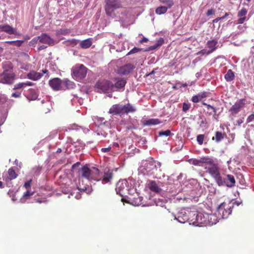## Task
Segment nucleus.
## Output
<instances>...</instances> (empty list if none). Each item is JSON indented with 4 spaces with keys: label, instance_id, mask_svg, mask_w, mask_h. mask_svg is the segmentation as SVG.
<instances>
[{
    "label": "nucleus",
    "instance_id": "obj_1",
    "mask_svg": "<svg viewBox=\"0 0 254 254\" xmlns=\"http://www.w3.org/2000/svg\"><path fill=\"white\" fill-rule=\"evenodd\" d=\"M2 68L4 71L0 74V83L6 84H12L15 78V74L11 70L12 66L11 63L7 62L3 63Z\"/></svg>",
    "mask_w": 254,
    "mask_h": 254
},
{
    "label": "nucleus",
    "instance_id": "obj_2",
    "mask_svg": "<svg viewBox=\"0 0 254 254\" xmlns=\"http://www.w3.org/2000/svg\"><path fill=\"white\" fill-rule=\"evenodd\" d=\"M207 172L214 180L215 182L219 187H222L224 183L225 174H221L218 165H214L212 167L205 168Z\"/></svg>",
    "mask_w": 254,
    "mask_h": 254
},
{
    "label": "nucleus",
    "instance_id": "obj_3",
    "mask_svg": "<svg viewBox=\"0 0 254 254\" xmlns=\"http://www.w3.org/2000/svg\"><path fill=\"white\" fill-rule=\"evenodd\" d=\"M98 173V169L93 167L91 169L86 166H84L78 171V176L89 181H95L96 175Z\"/></svg>",
    "mask_w": 254,
    "mask_h": 254
},
{
    "label": "nucleus",
    "instance_id": "obj_4",
    "mask_svg": "<svg viewBox=\"0 0 254 254\" xmlns=\"http://www.w3.org/2000/svg\"><path fill=\"white\" fill-rule=\"evenodd\" d=\"M96 181H100L103 184H111L114 177L113 170L106 168L103 172H100L98 169V173L96 175Z\"/></svg>",
    "mask_w": 254,
    "mask_h": 254
},
{
    "label": "nucleus",
    "instance_id": "obj_5",
    "mask_svg": "<svg viewBox=\"0 0 254 254\" xmlns=\"http://www.w3.org/2000/svg\"><path fill=\"white\" fill-rule=\"evenodd\" d=\"M105 10L106 14L113 17L114 11L122 7L120 0H105Z\"/></svg>",
    "mask_w": 254,
    "mask_h": 254
},
{
    "label": "nucleus",
    "instance_id": "obj_6",
    "mask_svg": "<svg viewBox=\"0 0 254 254\" xmlns=\"http://www.w3.org/2000/svg\"><path fill=\"white\" fill-rule=\"evenodd\" d=\"M87 69L83 64H76L72 68V75L77 81L83 79L86 75Z\"/></svg>",
    "mask_w": 254,
    "mask_h": 254
},
{
    "label": "nucleus",
    "instance_id": "obj_7",
    "mask_svg": "<svg viewBox=\"0 0 254 254\" xmlns=\"http://www.w3.org/2000/svg\"><path fill=\"white\" fill-rule=\"evenodd\" d=\"M234 207V204L229 202L221 203L217 207V211L222 218H227L232 213V209Z\"/></svg>",
    "mask_w": 254,
    "mask_h": 254
},
{
    "label": "nucleus",
    "instance_id": "obj_8",
    "mask_svg": "<svg viewBox=\"0 0 254 254\" xmlns=\"http://www.w3.org/2000/svg\"><path fill=\"white\" fill-rule=\"evenodd\" d=\"M161 166L159 162L156 163V161L151 158L150 160L148 161L145 164L144 173L148 176H152L155 174L158 168Z\"/></svg>",
    "mask_w": 254,
    "mask_h": 254
},
{
    "label": "nucleus",
    "instance_id": "obj_9",
    "mask_svg": "<svg viewBox=\"0 0 254 254\" xmlns=\"http://www.w3.org/2000/svg\"><path fill=\"white\" fill-rule=\"evenodd\" d=\"M128 183L126 180L119 181L116 188V191L117 194L123 196L128 191Z\"/></svg>",
    "mask_w": 254,
    "mask_h": 254
},
{
    "label": "nucleus",
    "instance_id": "obj_10",
    "mask_svg": "<svg viewBox=\"0 0 254 254\" xmlns=\"http://www.w3.org/2000/svg\"><path fill=\"white\" fill-rule=\"evenodd\" d=\"M246 104V99H241L238 100L229 109L231 115L233 116L237 115Z\"/></svg>",
    "mask_w": 254,
    "mask_h": 254
},
{
    "label": "nucleus",
    "instance_id": "obj_11",
    "mask_svg": "<svg viewBox=\"0 0 254 254\" xmlns=\"http://www.w3.org/2000/svg\"><path fill=\"white\" fill-rule=\"evenodd\" d=\"M96 86L104 92L113 91V83L110 81L103 80L97 82Z\"/></svg>",
    "mask_w": 254,
    "mask_h": 254
},
{
    "label": "nucleus",
    "instance_id": "obj_12",
    "mask_svg": "<svg viewBox=\"0 0 254 254\" xmlns=\"http://www.w3.org/2000/svg\"><path fill=\"white\" fill-rule=\"evenodd\" d=\"M135 68V66L133 64L128 63L118 67L117 72L120 75H127L129 74Z\"/></svg>",
    "mask_w": 254,
    "mask_h": 254
},
{
    "label": "nucleus",
    "instance_id": "obj_13",
    "mask_svg": "<svg viewBox=\"0 0 254 254\" xmlns=\"http://www.w3.org/2000/svg\"><path fill=\"white\" fill-rule=\"evenodd\" d=\"M160 184L162 183L160 182H157L154 180H148L147 187L150 191L155 193H159L162 191Z\"/></svg>",
    "mask_w": 254,
    "mask_h": 254
},
{
    "label": "nucleus",
    "instance_id": "obj_14",
    "mask_svg": "<svg viewBox=\"0 0 254 254\" xmlns=\"http://www.w3.org/2000/svg\"><path fill=\"white\" fill-rule=\"evenodd\" d=\"M224 181L222 187L233 188L235 186L236 181L234 176L232 175L225 174Z\"/></svg>",
    "mask_w": 254,
    "mask_h": 254
},
{
    "label": "nucleus",
    "instance_id": "obj_15",
    "mask_svg": "<svg viewBox=\"0 0 254 254\" xmlns=\"http://www.w3.org/2000/svg\"><path fill=\"white\" fill-rule=\"evenodd\" d=\"M62 80L59 78H54L49 81L50 86L55 91L62 90Z\"/></svg>",
    "mask_w": 254,
    "mask_h": 254
},
{
    "label": "nucleus",
    "instance_id": "obj_16",
    "mask_svg": "<svg viewBox=\"0 0 254 254\" xmlns=\"http://www.w3.org/2000/svg\"><path fill=\"white\" fill-rule=\"evenodd\" d=\"M18 176L17 173L13 167L10 168L7 171L6 176L3 179L6 183H8L11 180L16 179Z\"/></svg>",
    "mask_w": 254,
    "mask_h": 254
},
{
    "label": "nucleus",
    "instance_id": "obj_17",
    "mask_svg": "<svg viewBox=\"0 0 254 254\" xmlns=\"http://www.w3.org/2000/svg\"><path fill=\"white\" fill-rule=\"evenodd\" d=\"M116 80V82L113 83V91L124 88L127 83L126 80L123 78H119Z\"/></svg>",
    "mask_w": 254,
    "mask_h": 254
},
{
    "label": "nucleus",
    "instance_id": "obj_18",
    "mask_svg": "<svg viewBox=\"0 0 254 254\" xmlns=\"http://www.w3.org/2000/svg\"><path fill=\"white\" fill-rule=\"evenodd\" d=\"M40 42L50 46L55 44L54 40L46 33H43L40 36Z\"/></svg>",
    "mask_w": 254,
    "mask_h": 254
},
{
    "label": "nucleus",
    "instance_id": "obj_19",
    "mask_svg": "<svg viewBox=\"0 0 254 254\" xmlns=\"http://www.w3.org/2000/svg\"><path fill=\"white\" fill-rule=\"evenodd\" d=\"M189 211H182L178 214V217L177 218L175 217V219L181 223L188 222L189 220L188 214H189Z\"/></svg>",
    "mask_w": 254,
    "mask_h": 254
},
{
    "label": "nucleus",
    "instance_id": "obj_20",
    "mask_svg": "<svg viewBox=\"0 0 254 254\" xmlns=\"http://www.w3.org/2000/svg\"><path fill=\"white\" fill-rule=\"evenodd\" d=\"M0 31L4 32L8 34H17L15 29L13 28L8 24H4L0 25Z\"/></svg>",
    "mask_w": 254,
    "mask_h": 254
},
{
    "label": "nucleus",
    "instance_id": "obj_21",
    "mask_svg": "<svg viewBox=\"0 0 254 254\" xmlns=\"http://www.w3.org/2000/svg\"><path fill=\"white\" fill-rule=\"evenodd\" d=\"M121 107L122 115L127 114L129 113H133L136 111L135 108L129 103L125 105H121Z\"/></svg>",
    "mask_w": 254,
    "mask_h": 254
},
{
    "label": "nucleus",
    "instance_id": "obj_22",
    "mask_svg": "<svg viewBox=\"0 0 254 254\" xmlns=\"http://www.w3.org/2000/svg\"><path fill=\"white\" fill-rule=\"evenodd\" d=\"M204 219H206L207 223L205 224H208L210 225L216 224L218 222V218L215 214H205Z\"/></svg>",
    "mask_w": 254,
    "mask_h": 254
},
{
    "label": "nucleus",
    "instance_id": "obj_23",
    "mask_svg": "<svg viewBox=\"0 0 254 254\" xmlns=\"http://www.w3.org/2000/svg\"><path fill=\"white\" fill-rule=\"evenodd\" d=\"M122 107L121 104L113 105L109 109V113L114 115L122 116Z\"/></svg>",
    "mask_w": 254,
    "mask_h": 254
},
{
    "label": "nucleus",
    "instance_id": "obj_24",
    "mask_svg": "<svg viewBox=\"0 0 254 254\" xmlns=\"http://www.w3.org/2000/svg\"><path fill=\"white\" fill-rule=\"evenodd\" d=\"M62 90H65L66 89H73L75 86V84L73 82L65 79L62 80Z\"/></svg>",
    "mask_w": 254,
    "mask_h": 254
},
{
    "label": "nucleus",
    "instance_id": "obj_25",
    "mask_svg": "<svg viewBox=\"0 0 254 254\" xmlns=\"http://www.w3.org/2000/svg\"><path fill=\"white\" fill-rule=\"evenodd\" d=\"M199 162H200V165H201V164H206L207 165H210L208 167H212L214 165H218V164L215 163L214 162V161L213 159L207 156V157H204L200 158L199 159Z\"/></svg>",
    "mask_w": 254,
    "mask_h": 254
},
{
    "label": "nucleus",
    "instance_id": "obj_26",
    "mask_svg": "<svg viewBox=\"0 0 254 254\" xmlns=\"http://www.w3.org/2000/svg\"><path fill=\"white\" fill-rule=\"evenodd\" d=\"M188 214V222L190 224L196 225V221L197 218V212L189 211Z\"/></svg>",
    "mask_w": 254,
    "mask_h": 254
},
{
    "label": "nucleus",
    "instance_id": "obj_27",
    "mask_svg": "<svg viewBox=\"0 0 254 254\" xmlns=\"http://www.w3.org/2000/svg\"><path fill=\"white\" fill-rule=\"evenodd\" d=\"M142 123L144 126H150L160 124L161 122L158 119H150L147 120H143Z\"/></svg>",
    "mask_w": 254,
    "mask_h": 254
},
{
    "label": "nucleus",
    "instance_id": "obj_28",
    "mask_svg": "<svg viewBox=\"0 0 254 254\" xmlns=\"http://www.w3.org/2000/svg\"><path fill=\"white\" fill-rule=\"evenodd\" d=\"M226 136L227 135L225 133L217 131L215 132V136L212 137V139L216 142H219Z\"/></svg>",
    "mask_w": 254,
    "mask_h": 254
},
{
    "label": "nucleus",
    "instance_id": "obj_29",
    "mask_svg": "<svg viewBox=\"0 0 254 254\" xmlns=\"http://www.w3.org/2000/svg\"><path fill=\"white\" fill-rule=\"evenodd\" d=\"M217 44V41L215 40H209L207 42L206 45L208 48L210 49V50L207 52V55L212 53L216 49V45Z\"/></svg>",
    "mask_w": 254,
    "mask_h": 254
},
{
    "label": "nucleus",
    "instance_id": "obj_30",
    "mask_svg": "<svg viewBox=\"0 0 254 254\" xmlns=\"http://www.w3.org/2000/svg\"><path fill=\"white\" fill-rule=\"evenodd\" d=\"M43 74L41 73L37 72L34 71H32L30 72L27 74V77L29 79L33 80H37L39 79H40L42 76Z\"/></svg>",
    "mask_w": 254,
    "mask_h": 254
},
{
    "label": "nucleus",
    "instance_id": "obj_31",
    "mask_svg": "<svg viewBox=\"0 0 254 254\" xmlns=\"http://www.w3.org/2000/svg\"><path fill=\"white\" fill-rule=\"evenodd\" d=\"M204 216H205V214H203L201 213H197V217L196 218H197L196 221V225H198L199 224H205L207 223V221L206 219H204Z\"/></svg>",
    "mask_w": 254,
    "mask_h": 254
},
{
    "label": "nucleus",
    "instance_id": "obj_32",
    "mask_svg": "<svg viewBox=\"0 0 254 254\" xmlns=\"http://www.w3.org/2000/svg\"><path fill=\"white\" fill-rule=\"evenodd\" d=\"M92 42L91 39L88 38L82 41L80 43V46L82 49H87L90 48L92 45Z\"/></svg>",
    "mask_w": 254,
    "mask_h": 254
},
{
    "label": "nucleus",
    "instance_id": "obj_33",
    "mask_svg": "<svg viewBox=\"0 0 254 254\" xmlns=\"http://www.w3.org/2000/svg\"><path fill=\"white\" fill-rule=\"evenodd\" d=\"M234 72L231 69H229L224 77L227 81H231L234 79Z\"/></svg>",
    "mask_w": 254,
    "mask_h": 254
},
{
    "label": "nucleus",
    "instance_id": "obj_34",
    "mask_svg": "<svg viewBox=\"0 0 254 254\" xmlns=\"http://www.w3.org/2000/svg\"><path fill=\"white\" fill-rule=\"evenodd\" d=\"M164 39L162 38H160L156 42V43L149 47L148 50H153L161 46L164 43Z\"/></svg>",
    "mask_w": 254,
    "mask_h": 254
},
{
    "label": "nucleus",
    "instance_id": "obj_35",
    "mask_svg": "<svg viewBox=\"0 0 254 254\" xmlns=\"http://www.w3.org/2000/svg\"><path fill=\"white\" fill-rule=\"evenodd\" d=\"M168 9V7L165 6H160L158 7L155 10L157 14H162L165 13Z\"/></svg>",
    "mask_w": 254,
    "mask_h": 254
},
{
    "label": "nucleus",
    "instance_id": "obj_36",
    "mask_svg": "<svg viewBox=\"0 0 254 254\" xmlns=\"http://www.w3.org/2000/svg\"><path fill=\"white\" fill-rule=\"evenodd\" d=\"M248 11L246 8H242L238 13V17H246V15L247 14Z\"/></svg>",
    "mask_w": 254,
    "mask_h": 254
},
{
    "label": "nucleus",
    "instance_id": "obj_37",
    "mask_svg": "<svg viewBox=\"0 0 254 254\" xmlns=\"http://www.w3.org/2000/svg\"><path fill=\"white\" fill-rule=\"evenodd\" d=\"M171 134H172L171 132L169 129H167L165 131H160L158 132V135L159 136H164V135L168 136H170Z\"/></svg>",
    "mask_w": 254,
    "mask_h": 254
},
{
    "label": "nucleus",
    "instance_id": "obj_38",
    "mask_svg": "<svg viewBox=\"0 0 254 254\" xmlns=\"http://www.w3.org/2000/svg\"><path fill=\"white\" fill-rule=\"evenodd\" d=\"M162 2L167 6L166 7H168V9L171 8L174 4L173 0H164Z\"/></svg>",
    "mask_w": 254,
    "mask_h": 254
},
{
    "label": "nucleus",
    "instance_id": "obj_39",
    "mask_svg": "<svg viewBox=\"0 0 254 254\" xmlns=\"http://www.w3.org/2000/svg\"><path fill=\"white\" fill-rule=\"evenodd\" d=\"M40 42V36L34 37L30 42V45L35 47L38 41Z\"/></svg>",
    "mask_w": 254,
    "mask_h": 254
},
{
    "label": "nucleus",
    "instance_id": "obj_40",
    "mask_svg": "<svg viewBox=\"0 0 254 254\" xmlns=\"http://www.w3.org/2000/svg\"><path fill=\"white\" fill-rule=\"evenodd\" d=\"M204 135L199 134L197 136L196 140L199 145H202L204 140Z\"/></svg>",
    "mask_w": 254,
    "mask_h": 254
},
{
    "label": "nucleus",
    "instance_id": "obj_41",
    "mask_svg": "<svg viewBox=\"0 0 254 254\" xmlns=\"http://www.w3.org/2000/svg\"><path fill=\"white\" fill-rule=\"evenodd\" d=\"M41 171V167L40 166H36L33 169V172L34 175L38 176L39 175Z\"/></svg>",
    "mask_w": 254,
    "mask_h": 254
},
{
    "label": "nucleus",
    "instance_id": "obj_42",
    "mask_svg": "<svg viewBox=\"0 0 254 254\" xmlns=\"http://www.w3.org/2000/svg\"><path fill=\"white\" fill-rule=\"evenodd\" d=\"M198 97L200 100L205 98L208 96V93L207 92H202L197 94Z\"/></svg>",
    "mask_w": 254,
    "mask_h": 254
},
{
    "label": "nucleus",
    "instance_id": "obj_43",
    "mask_svg": "<svg viewBox=\"0 0 254 254\" xmlns=\"http://www.w3.org/2000/svg\"><path fill=\"white\" fill-rule=\"evenodd\" d=\"M33 194V191H31L30 190H27L25 192H24L23 194V197L26 198H28L30 196L32 195Z\"/></svg>",
    "mask_w": 254,
    "mask_h": 254
},
{
    "label": "nucleus",
    "instance_id": "obj_44",
    "mask_svg": "<svg viewBox=\"0 0 254 254\" xmlns=\"http://www.w3.org/2000/svg\"><path fill=\"white\" fill-rule=\"evenodd\" d=\"M190 104H187L186 103H184L183 105V112L186 113L190 108Z\"/></svg>",
    "mask_w": 254,
    "mask_h": 254
},
{
    "label": "nucleus",
    "instance_id": "obj_45",
    "mask_svg": "<svg viewBox=\"0 0 254 254\" xmlns=\"http://www.w3.org/2000/svg\"><path fill=\"white\" fill-rule=\"evenodd\" d=\"M244 121V117H242L236 121L235 123L234 124V125L238 127H240L241 126V124L243 123Z\"/></svg>",
    "mask_w": 254,
    "mask_h": 254
},
{
    "label": "nucleus",
    "instance_id": "obj_46",
    "mask_svg": "<svg viewBox=\"0 0 254 254\" xmlns=\"http://www.w3.org/2000/svg\"><path fill=\"white\" fill-rule=\"evenodd\" d=\"M140 51H141V49H139V48H138L136 47H134L129 51V52L128 53V55L134 54V53H137Z\"/></svg>",
    "mask_w": 254,
    "mask_h": 254
},
{
    "label": "nucleus",
    "instance_id": "obj_47",
    "mask_svg": "<svg viewBox=\"0 0 254 254\" xmlns=\"http://www.w3.org/2000/svg\"><path fill=\"white\" fill-rule=\"evenodd\" d=\"M31 182H32V180H30L29 181L26 182L24 185V187L26 189L29 190L31 187Z\"/></svg>",
    "mask_w": 254,
    "mask_h": 254
},
{
    "label": "nucleus",
    "instance_id": "obj_48",
    "mask_svg": "<svg viewBox=\"0 0 254 254\" xmlns=\"http://www.w3.org/2000/svg\"><path fill=\"white\" fill-rule=\"evenodd\" d=\"M254 121V113L249 116L247 119V123Z\"/></svg>",
    "mask_w": 254,
    "mask_h": 254
},
{
    "label": "nucleus",
    "instance_id": "obj_49",
    "mask_svg": "<svg viewBox=\"0 0 254 254\" xmlns=\"http://www.w3.org/2000/svg\"><path fill=\"white\" fill-rule=\"evenodd\" d=\"M191 101L193 103H198L200 100L199 99V98L198 97V95H194V96H192V97L191 98Z\"/></svg>",
    "mask_w": 254,
    "mask_h": 254
},
{
    "label": "nucleus",
    "instance_id": "obj_50",
    "mask_svg": "<svg viewBox=\"0 0 254 254\" xmlns=\"http://www.w3.org/2000/svg\"><path fill=\"white\" fill-rule=\"evenodd\" d=\"M23 87H24V84H23V82H22V83H19L16 84V85H14L13 89H18L21 88H22Z\"/></svg>",
    "mask_w": 254,
    "mask_h": 254
},
{
    "label": "nucleus",
    "instance_id": "obj_51",
    "mask_svg": "<svg viewBox=\"0 0 254 254\" xmlns=\"http://www.w3.org/2000/svg\"><path fill=\"white\" fill-rule=\"evenodd\" d=\"M207 108L208 110L211 109L213 111V112L214 115L216 114V109L214 107L208 104V105H207Z\"/></svg>",
    "mask_w": 254,
    "mask_h": 254
},
{
    "label": "nucleus",
    "instance_id": "obj_52",
    "mask_svg": "<svg viewBox=\"0 0 254 254\" xmlns=\"http://www.w3.org/2000/svg\"><path fill=\"white\" fill-rule=\"evenodd\" d=\"M192 164L195 166H201L199 159H194L192 160Z\"/></svg>",
    "mask_w": 254,
    "mask_h": 254
},
{
    "label": "nucleus",
    "instance_id": "obj_53",
    "mask_svg": "<svg viewBox=\"0 0 254 254\" xmlns=\"http://www.w3.org/2000/svg\"><path fill=\"white\" fill-rule=\"evenodd\" d=\"M240 18L238 20V24H243L246 20V17H240Z\"/></svg>",
    "mask_w": 254,
    "mask_h": 254
},
{
    "label": "nucleus",
    "instance_id": "obj_54",
    "mask_svg": "<svg viewBox=\"0 0 254 254\" xmlns=\"http://www.w3.org/2000/svg\"><path fill=\"white\" fill-rule=\"evenodd\" d=\"M136 127L133 125H128L126 127L127 130L136 129Z\"/></svg>",
    "mask_w": 254,
    "mask_h": 254
},
{
    "label": "nucleus",
    "instance_id": "obj_55",
    "mask_svg": "<svg viewBox=\"0 0 254 254\" xmlns=\"http://www.w3.org/2000/svg\"><path fill=\"white\" fill-rule=\"evenodd\" d=\"M214 12H215V11L213 9H210L207 10V11L206 12V15L207 16H209L210 15L214 14Z\"/></svg>",
    "mask_w": 254,
    "mask_h": 254
},
{
    "label": "nucleus",
    "instance_id": "obj_56",
    "mask_svg": "<svg viewBox=\"0 0 254 254\" xmlns=\"http://www.w3.org/2000/svg\"><path fill=\"white\" fill-rule=\"evenodd\" d=\"M207 52L206 50L205 49H203L199 52H198L197 53V55H204V54H206L207 55Z\"/></svg>",
    "mask_w": 254,
    "mask_h": 254
},
{
    "label": "nucleus",
    "instance_id": "obj_57",
    "mask_svg": "<svg viewBox=\"0 0 254 254\" xmlns=\"http://www.w3.org/2000/svg\"><path fill=\"white\" fill-rule=\"evenodd\" d=\"M69 32V30L67 29L61 30V34L65 35Z\"/></svg>",
    "mask_w": 254,
    "mask_h": 254
},
{
    "label": "nucleus",
    "instance_id": "obj_58",
    "mask_svg": "<svg viewBox=\"0 0 254 254\" xmlns=\"http://www.w3.org/2000/svg\"><path fill=\"white\" fill-rule=\"evenodd\" d=\"M111 147H107V148H102L101 149V151L102 152H109L111 150Z\"/></svg>",
    "mask_w": 254,
    "mask_h": 254
},
{
    "label": "nucleus",
    "instance_id": "obj_59",
    "mask_svg": "<svg viewBox=\"0 0 254 254\" xmlns=\"http://www.w3.org/2000/svg\"><path fill=\"white\" fill-rule=\"evenodd\" d=\"M80 165V163H79V162H77V163L74 164L72 166V170H74L76 167H79Z\"/></svg>",
    "mask_w": 254,
    "mask_h": 254
},
{
    "label": "nucleus",
    "instance_id": "obj_60",
    "mask_svg": "<svg viewBox=\"0 0 254 254\" xmlns=\"http://www.w3.org/2000/svg\"><path fill=\"white\" fill-rule=\"evenodd\" d=\"M20 95H21V94L20 93L15 92V93H13L12 94L11 96L13 97L17 98V97H19Z\"/></svg>",
    "mask_w": 254,
    "mask_h": 254
},
{
    "label": "nucleus",
    "instance_id": "obj_61",
    "mask_svg": "<svg viewBox=\"0 0 254 254\" xmlns=\"http://www.w3.org/2000/svg\"><path fill=\"white\" fill-rule=\"evenodd\" d=\"M24 86L25 87L26 86H32L33 85V83L30 81H26L25 82H23Z\"/></svg>",
    "mask_w": 254,
    "mask_h": 254
},
{
    "label": "nucleus",
    "instance_id": "obj_62",
    "mask_svg": "<svg viewBox=\"0 0 254 254\" xmlns=\"http://www.w3.org/2000/svg\"><path fill=\"white\" fill-rule=\"evenodd\" d=\"M148 41V40L147 38L145 37H143L141 40L139 41L140 43H146Z\"/></svg>",
    "mask_w": 254,
    "mask_h": 254
},
{
    "label": "nucleus",
    "instance_id": "obj_63",
    "mask_svg": "<svg viewBox=\"0 0 254 254\" xmlns=\"http://www.w3.org/2000/svg\"><path fill=\"white\" fill-rule=\"evenodd\" d=\"M220 20H221V18H220V17H217L216 18L214 19V20H213L212 22L213 23H217L219 21H220Z\"/></svg>",
    "mask_w": 254,
    "mask_h": 254
},
{
    "label": "nucleus",
    "instance_id": "obj_64",
    "mask_svg": "<svg viewBox=\"0 0 254 254\" xmlns=\"http://www.w3.org/2000/svg\"><path fill=\"white\" fill-rule=\"evenodd\" d=\"M46 48V46H45L44 45H42V46H40V47L38 48V51H41V50H42L45 49Z\"/></svg>",
    "mask_w": 254,
    "mask_h": 254
}]
</instances>
